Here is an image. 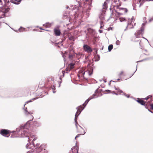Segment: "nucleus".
Segmentation results:
<instances>
[{
	"instance_id": "nucleus-1",
	"label": "nucleus",
	"mask_w": 153,
	"mask_h": 153,
	"mask_svg": "<svg viewBox=\"0 0 153 153\" xmlns=\"http://www.w3.org/2000/svg\"><path fill=\"white\" fill-rule=\"evenodd\" d=\"M93 69L92 67L88 66L86 68H83L79 72L78 76L80 79L83 80L87 79V77L91 76L93 74Z\"/></svg>"
},
{
	"instance_id": "nucleus-2",
	"label": "nucleus",
	"mask_w": 153,
	"mask_h": 153,
	"mask_svg": "<svg viewBox=\"0 0 153 153\" xmlns=\"http://www.w3.org/2000/svg\"><path fill=\"white\" fill-rule=\"evenodd\" d=\"M133 17H132L131 19H129L128 21V25L124 30L126 31L128 29L133 28L135 25V23H134Z\"/></svg>"
},
{
	"instance_id": "nucleus-3",
	"label": "nucleus",
	"mask_w": 153,
	"mask_h": 153,
	"mask_svg": "<svg viewBox=\"0 0 153 153\" xmlns=\"http://www.w3.org/2000/svg\"><path fill=\"white\" fill-rule=\"evenodd\" d=\"M28 139L27 140L30 143V141L32 140V141H31V143L33 144V145H34V141H35L37 139V137L36 136L34 135L33 133H29V134H28Z\"/></svg>"
},
{
	"instance_id": "nucleus-4",
	"label": "nucleus",
	"mask_w": 153,
	"mask_h": 153,
	"mask_svg": "<svg viewBox=\"0 0 153 153\" xmlns=\"http://www.w3.org/2000/svg\"><path fill=\"white\" fill-rule=\"evenodd\" d=\"M36 153H47L48 151L45 149V146L42 145L40 146L37 148Z\"/></svg>"
},
{
	"instance_id": "nucleus-5",
	"label": "nucleus",
	"mask_w": 153,
	"mask_h": 153,
	"mask_svg": "<svg viewBox=\"0 0 153 153\" xmlns=\"http://www.w3.org/2000/svg\"><path fill=\"white\" fill-rule=\"evenodd\" d=\"M11 132V131L9 130L1 129L0 130V134L4 137H8L10 136Z\"/></svg>"
},
{
	"instance_id": "nucleus-6",
	"label": "nucleus",
	"mask_w": 153,
	"mask_h": 153,
	"mask_svg": "<svg viewBox=\"0 0 153 153\" xmlns=\"http://www.w3.org/2000/svg\"><path fill=\"white\" fill-rule=\"evenodd\" d=\"M118 75L122 80H126L130 77H127L126 74L123 71L120 72Z\"/></svg>"
},
{
	"instance_id": "nucleus-7",
	"label": "nucleus",
	"mask_w": 153,
	"mask_h": 153,
	"mask_svg": "<svg viewBox=\"0 0 153 153\" xmlns=\"http://www.w3.org/2000/svg\"><path fill=\"white\" fill-rule=\"evenodd\" d=\"M10 10V8L6 7L2 8L1 10L0 11V16H1V17H4L5 16V14L8 12Z\"/></svg>"
},
{
	"instance_id": "nucleus-8",
	"label": "nucleus",
	"mask_w": 153,
	"mask_h": 153,
	"mask_svg": "<svg viewBox=\"0 0 153 153\" xmlns=\"http://www.w3.org/2000/svg\"><path fill=\"white\" fill-rule=\"evenodd\" d=\"M77 132L80 134H77L75 137V139H76V138L79 137L80 135H83L85 133V130L82 128L81 126H79V128L78 129Z\"/></svg>"
},
{
	"instance_id": "nucleus-9",
	"label": "nucleus",
	"mask_w": 153,
	"mask_h": 153,
	"mask_svg": "<svg viewBox=\"0 0 153 153\" xmlns=\"http://www.w3.org/2000/svg\"><path fill=\"white\" fill-rule=\"evenodd\" d=\"M144 29L143 27H141V29L138 30L137 32L135 33V35L136 38H139L141 37L143 35V31Z\"/></svg>"
},
{
	"instance_id": "nucleus-10",
	"label": "nucleus",
	"mask_w": 153,
	"mask_h": 153,
	"mask_svg": "<svg viewBox=\"0 0 153 153\" xmlns=\"http://www.w3.org/2000/svg\"><path fill=\"white\" fill-rule=\"evenodd\" d=\"M83 48L84 50L88 53H91L92 51L91 47L87 45H84Z\"/></svg>"
},
{
	"instance_id": "nucleus-11",
	"label": "nucleus",
	"mask_w": 153,
	"mask_h": 153,
	"mask_svg": "<svg viewBox=\"0 0 153 153\" xmlns=\"http://www.w3.org/2000/svg\"><path fill=\"white\" fill-rule=\"evenodd\" d=\"M27 108H24V113L26 115H27L28 114H30V117L31 118L30 119V121H31L33 120V116L32 115V114L33 113V111H30L29 112H28L27 110Z\"/></svg>"
},
{
	"instance_id": "nucleus-12",
	"label": "nucleus",
	"mask_w": 153,
	"mask_h": 153,
	"mask_svg": "<svg viewBox=\"0 0 153 153\" xmlns=\"http://www.w3.org/2000/svg\"><path fill=\"white\" fill-rule=\"evenodd\" d=\"M97 97V96H96V94H94L92 96L90 97L87 100L85 101V103L82 105L85 107L90 100L93 98H94Z\"/></svg>"
},
{
	"instance_id": "nucleus-13",
	"label": "nucleus",
	"mask_w": 153,
	"mask_h": 153,
	"mask_svg": "<svg viewBox=\"0 0 153 153\" xmlns=\"http://www.w3.org/2000/svg\"><path fill=\"white\" fill-rule=\"evenodd\" d=\"M84 107L82 105H80L78 108H77V110L75 114V116H76L78 117L79 115L81 113L82 111L84 108Z\"/></svg>"
},
{
	"instance_id": "nucleus-14",
	"label": "nucleus",
	"mask_w": 153,
	"mask_h": 153,
	"mask_svg": "<svg viewBox=\"0 0 153 153\" xmlns=\"http://www.w3.org/2000/svg\"><path fill=\"white\" fill-rule=\"evenodd\" d=\"M55 35L56 36H59L61 34V32L59 27L55 28L54 29Z\"/></svg>"
},
{
	"instance_id": "nucleus-15",
	"label": "nucleus",
	"mask_w": 153,
	"mask_h": 153,
	"mask_svg": "<svg viewBox=\"0 0 153 153\" xmlns=\"http://www.w3.org/2000/svg\"><path fill=\"white\" fill-rule=\"evenodd\" d=\"M74 64L73 63H71L68 65L67 68L66 69V71L67 73L68 71H70L74 68Z\"/></svg>"
},
{
	"instance_id": "nucleus-16",
	"label": "nucleus",
	"mask_w": 153,
	"mask_h": 153,
	"mask_svg": "<svg viewBox=\"0 0 153 153\" xmlns=\"http://www.w3.org/2000/svg\"><path fill=\"white\" fill-rule=\"evenodd\" d=\"M78 147L76 146L71 149L70 153H78Z\"/></svg>"
},
{
	"instance_id": "nucleus-17",
	"label": "nucleus",
	"mask_w": 153,
	"mask_h": 153,
	"mask_svg": "<svg viewBox=\"0 0 153 153\" xmlns=\"http://www.w3.org/2000/svg\"><path fill=\"white\" fill-rule=\"evenodd\" d=\"M29 134V133L24 131H23L21 133V135L22 137H28Z\"/></svg>"
},
{
	"instance_id": "nucleus-18",
	"label": "nucleus",
	"mask_w": 153,
	"mask_h": 153,
	"mask_svg": "<svg viewBox=\"0 0 153 153\" xmlns=\"http://www.w3.org/2000/svg\"><path fill=\"white\" fill-rule=\"evenodd\" d=\"M116 13H117L119 15H121L122 14V13L117 12L116 11H113L111 14V17L113 18H115L116 17Z\"/></svg>"
},
{
	"instance_id": "nucleus-19",
	"label": "nucleus",
	"mask_w": 153,
	"mask_h": 153,
	"mask_svg": "<svg viewBox=\"0 0 153 153\" xmlns=\"http://www.w3.org/2000/svg\"><path fill=\"white\" fill-rule=\"evenodd\" d=\"M137 101L139 103L141 104L142 105H144L145 104V102L142 100L141 99H140L139 98H137Z\"/></svg>"
},
{
	"instance_id": "nucleus-20",
	"label": "nucleus",
	"mask_w": 153,
	"mask_h": 153,
	"mask_svg": "<svg viewBox=\"0 0 153 153\" xmlns=\"http://www.w3.org/2000/svg\"><path fill=\"white\" fill-rule=\"evenodd\" d=\"M119 1H114V2L116 4L115 5V6L119 7L121 6V4Z\"/></svg>"
},
{
	"instance_id": "nucleus-21",
	"label": "nucleus",
	"mask_w": 153,
	"mask_h": 153,
	"mask_svg": "<svg viewBox=\"0 0 153 153\" xmlns=\"http://www.w3.org/2000/svg\"><path fill=\"white\" fill-rule=\"evenodd\" d=\"M43 26L45 28H49L51 26V24L49 23H47L44 24Z\"/></svg>"
},
{
	"instance_id": "nucleus-22",
	"label": "nucleus",
	"mask_w": 153,
	"mask_h": 153,
	"mask_svg": "<svg viewBox=\"0 0 153 153\" xmlns=\"http://www.w3.org/2000/svg\"><path fill=\"white\" fill-rule=\"evenodd\" d=\"M118 9L120 10H123L124 12L125 13H126L128 11V10L126 8H122V7H119V8H118Z\"/></svg>"
},
{
	"instance_id": "nucleus-23",
	"label": "nucleus",
	"mask_w": 153,
	"mask_h": 153,
	"mask_svg": "<svg viewBox=\"0 0 153 153\" xmlns=\"http://www.w3.org/2000/svg\"><path fill=\"white\" fill-rule=\"evenodd\" d=\"M108 7L107 3L105 1L103 5V8L104 9H106Z\"/></svg>"
},
{
	"instance_id": "nucleus-24",
	"label": "nucleus",
	"mask_w": 153,
	"mask_h": 153,
	"mask_svg": "<svg viewBox=\"0 0 153 153\" xmlns=\"http://www.w3.org/2000/svg\"><path fill=\"white\" fill-rule=\"evenodd\" d=\"M77 117L76 116H75V119H74L75 122V125L76 126V128H78L77 125L78 124V123L77 122Z\"/></svg>"
},
{
	"instance_id": "nucleus-25",
	"label": "nucleus",
	"mask_w": 153,
	"mask_h": 153,
	"mask_svg": "<svg viewBox=\"0 0 153 153\" xmlns=\"http://www.w3.org/2000/svg\"><path fill=\"white\" fill-rule=\"evenodd\" d=\"M137 1V5H136V6H138L139 7H140L141 5V1H142V2L143 1L140 0V1Z\"/></svg>"
},
{
	"instance_id": "nucleus-26",
	"label": "nucleus",
	"mask_w": 153,
	"mask_h": 153,
	"mask_svg": "<svg viewBox=\"0 0 153 153\" xmlns=\"http://www.w3.org/2000/svg\"><path fill=\"white\" fill-rule=\"evenodd\" d=\"M68 38L69 40H75V38L74 36H68Z\"/></svg>"
},
{
	"instance_id": "nucleus-27",
	"label": "nucleus",
	"mask_w": 153,
	"mask_h": 153,
	"mask_svg": "<svg viewBox=\"0 0 153 153\" xmlns=\"http://www.w3.org/2000/svg\"><path fill=\"white\" fill-rule=\"evenodd\" d=\"M113 48V46L112 45H110L108 47V50L110 51Z\"/></svg>"
},
{
	"instance_id": "nucleus-28",
	"label": "nucleus",
	"mask_w": 153,
	"mask_h": 153,
	"mask_svg": "<svg viewBox=\"0 0 153 153\" xmlns=\"http://www.w3.org/2000/svg\"><path fill=\"white\" fill-rule=\"evenodd\" d=\"M16 133H17V132H13V133L12 134L11 136V137H12V138H14V137H16V136H15V135L16 134Z\"/></svg>"
},
{
	"instance_id": "nucleus-29",
	"label": "nucleus",
	"mask_w": 153,
	"mask_h": 153,
	"mask_svg": "<svg viewBox=\"0 0 153 153\" xmlns=\"http://www.w3.org/2000/svg\"><path fill=\"white\" fill-rule=\"evenodd\" d=\"M115 88L116 90H117V91H118L119 94H120L122 92V91L120 90V89L119 88H116V87H115Z\"/></svg>"
},
{
	"instance_id": "nucleus-30",
	"label": "nucleus",
	"mask_w": 153,
	"mask_h": 153,
	"mask_svg": "<svg viewBox=\"0 0 153 153\" xmlns=\"http://www.w3.org/2000/svg\"><path fill=\"white\" fill-rule=\"evenodd\" d=\"M34 145H33L35 147H36V149H37V148H39L38 147L39 146V143H37L36 144V145H35V144H34Z\"/></svg>"
},
{
	"instance_id": "nucleus-31",
	"label": "nucleus",
	"mask_w": 153,
	"mask_h": 153,
	"mask_svg": "<svg viewBox=\"0 0 153 153\" xmlns=\"http://www.w3.org/2000/svg\"><path fill=\"white\" fill-rule=\"evenodd\" d=\"M119 19L120 21L123 22L125 20V19L124 18H119Z\"/></svg>"
},
{
	"instance_id": "nucleus-32",
	"label": "nucleus",
	"mask_w": 153,
	"mask_h": 153,
	"mask_svg": "<svg viewBox=\"0 0 153 153\" xmlns=\"http://www.w3.org/2000/svg\"><path fill=\"white\" fill-rule=\"evenodd\" d=\"M150 109L151 110L153 109V104H151L150 105Z\"/></svg>"
},
{
	"instance_id": "nucleus-33",
	"label": "nucleus",
	"mask_w": 153,
	"mask_h": 153,
	"mask_svg": "<svg viewBox=\"0 0 153 153\" xmlns=\"http://www.w3.org/2000/svg\"><path fill=\"white\" fill-rule=\"evenodd\" d=\"M100 23L101 25V27H102V25H103V26L104 25H103V22L102 21H100Z\"/></svg>"
},
{
	"instance_id": "nucleus-34",
	"label": "nucleus",
	"mask_w": 153,
	"mask_h": 153,
	"mask_svg": "<svg viewBox=\"0 0 153 153\" xmlns=\"http://www.w3.org/2000/svg\"><path fill=\"white\" fill-rule=\"evenodd\" d=\"M25 30V29L21 27L19 29V30L20 32H22V31L24 30Z\"/></svg>"
},
{
	"instance_id": "nucleus-35",
	"label": "nucleus",
	"mask_w": 153,
	"mask_h": 153,
	"mask_svg": "<svg viewBox=\"0 0 153 153\" xmlns=\"http://www.w3.org/2000/svg\"><path fill=\"white\" fill-rule=\"evenodd\" d=\"M139 44H140V45L141 46H142V45H143V43H142L141 40L140 41V43H139Z\"/></svg>"
},
{
	"instance_id": "nucleus-36",
	"label": "nucleus",
	"mask_w": 153,
	"mask_h": 153,
	"mask_svg": "<svg viewBox=\"0 0 153 153\" xmlns=\"http://www.w3.org/2000/svg\"><path fill=\"white\" fill-rule=\"evenodd\" d=\"M105 91L108 92V93H109V92H110L111 91L109 90H106Z\"/></svg>"
},
{
	"instance_id": "nucleus-37",
	"label": "nucleus",
	"mask_w": 153,
	"mask_h": 153,
	"mask_svg": "<svg viewBox=\"0 0 153 153\" xmlns=\"http://www.w3.org/2000/svg\"><path fill=\"white\" fill-rule=\"evenodd\" d=\"M31 102V101H30H30H27V102H26V103H25V104H26L28 103V102Z\"/></svg>"
},
{
	"instance_id": "nucleus-38",
	"label": "nucleus",
	"mask_w": 153,
	"mask_h": 153,
	"mask_svg": "<svg viewBox=\"0 0 153 153\" xmlns=\"http://www.w3.org/2000/svg\"><path fill=\"white\" fill-rule=\"evenodd\" d=\"M12 1V2L13 3H14V4H16L14 1Z\"/></svg>"
},
{
	"instance_id": "nucleus-39",
	"label": "nucleus",
	"mask_w": 153,
	"mask_h": 153,
	"mask_svg": "<svg viewBox=\"0 0 153 153\" xmlns=\"http://www.w3.org/2000/svg\"><path fill=\"white\" fill-rule=\"evenodd\" d=\"M153 20V18H152L151 19H150L149 20V22H151V21Z\"/></svg>"
},
{
	"instance_id": "nucleus-40",
	"label": "nucleus",
	"mask_w": 153,
	"mask_h": 153,
	"mask_svg": "<svg viewBox=\"0 0 153 153\" xmlns=\"http://www.w3.org/2000/svg\"><path fill=\"white\" fill-rule=\"evenodd\" d=\"M148 109V110H149V111H150L151 112V113H152V111H150L149 109Z\"/></svg>"
},
{
	"instance_id": "nucleus-41",
	"label": "nucleus",
	"mask_w": 153,
	"mask_h": 153,
	"mask_svg": "<svg viewBox=\"0 0 153 153\" xmlns=\"http://www.w3.org/2000/svg\"><path fill=\"white\" fill-rule=\"evenodd\" d=\"M21 1L20 0H19V1H18V2H19L18 3V4H19Z\"/></svg>"
},
{
	"instance_id": "nucleus-42",
	"label": "nucleus",
	"mask_w": 153,
	"mask_h": 153,
	"mask_svg": "<svg viewBox=\"0 0 153 153\" xmlns=\"http://www.w3.org/2000/svg\"><path fill=\"white\" fill-rule=\"evenodd\" d=\"M72 56L71 55H69V57L71 58V57Z\"/></svg>"
},
{
	"instance_id": "nucleus-43",
	"label": "nucleus",
	"mask_w": 153,
	"mask_h": 153,
	"mask_svg": "<svg viewBox=\"0 0 153 153\" xmlns=\"http://www.w3.org/2000/svg\"><path fill=\"white\" fill-rule=\"evenodd\" d=\"M27 153H33V152H28Z\"/></svg>"
},
{
	"instance_id": "nucleus-44",
	"label": "nucleus",
	"mask_w": 153,
	"mask_h": 153,
	"mask_svg": "<svg viewBox=\"0 0 153 153\" xmlns=\"http://www.w3.org/2000/svg\"><path fill=\"white\" fill-rule=\"evenodd\" d=\"M118 42H119L118 41H117L116 42V43L117 44V43H118Z\"/></svg>"
},
{
	"instance_id": "nucleus-45",
	"label": "nucleus",
	"mask_w": 153,
	"mask_h": 153,
	"mask_svg": "<svg viewBox=\"0 0 153 153\" xmlns=\"http://www.w3.org/2000/svg\"><path fill=\"white\" fill-rule=\"evenodd\" d=\"M40 29L41 30H43L42 28L41 27H40Z\"/></svg>"
},
{
	"instance_id": "nucleus-46",
	"label": "nucleus",
	"mask_w": 153,
	"mask_h": 153,
	"mask_svg": "<svg viewBox=\"0 0 153 153\" xmlns=\"http://www.w3.org/2000/svg\"><path fill=\"white\" fill-rule=\"evenodd\" d=\"M37 99L36 98H35L33 99V100H35V99Z\"/></svg>"
},
{
	"instance_id": "nucleus-47",
	"label": "nucleus",
	"mask_w": 153,
	"mask_h": 153,
	"mask_svg": "<svg viewBox=\"0 0 153 153\" xmlns=\"http://www.w3.org/2000/svg\"><path fill=\"white\" fill-rule=\"evenodd\" d=\"M2 1H0V3H1V2Z\"/></svg>"
}]
</instances>
